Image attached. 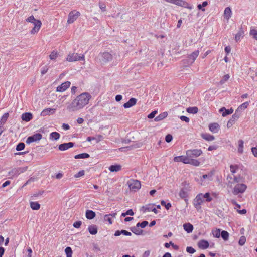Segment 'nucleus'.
I'll list each match as a JSON object with an SVG mask.
<instances>
[{
  "instance_id": "a878e982",
  "label": "nucleus",
  "mask_w": 257,
  "mask_h": 257,
  "mask_svg": "<svg viewBox=\"0 0 257 257\" xmlns=\"http://www.w3.org/2000/svg\"><path fill=\"white\" fill-rule=\"evenodd\" d=\"M32 114L29 112L23 113L22 116V119L25 121H29L32 119Z\"/></svg>"
},
{
  "instance_id": "49530a36",
  "label": "nucleus",
  "mask_w": 257,
  "mask_h": 257,
  "mask_svg": "<svg viewBox=\"0 0 257 257\" xmlns=\"http://www.w3.org/2000/svg\"><path fill=\"white\" fill-rule=\"evenodd\" d=\"M203 197L204 200L206 202H210L212 200V198L210 196V194L209 192L203 194Z\"/></svg>"
},
{
  "instance_id": "0e129e2a",
  "label": "nucleus",
  "mask_w": 257,
  "mask_h": 257,
  "mask_svg": "<svg viewBox=\"0 0 257 257\" xmlns=\"http://www.w3.org/2000/svg\"><path fill=\"white\" fill-rule=\"evenodd\" d=\"M180 118L182 121H185L187 123L189 122V120H190L189 118L188 117L185 116H181L180 117Z\"/></svg>"
},
{
  "instance_id": "f03ea898",
  "label": "nucleus",
  "mask_w": 257,
  "mask_h": 257,
  "mask_svg": "<svg viewBox=\"0 0 257 257\" xmlns=\"http://www.w3.org/2000/svg\"><path fill=\"white\" fill-rule=\"evenodd\" d=\"M192 189V186L188 182L184 181L181 183L179 195L185 201L186 205L188 204V198Z\"/></svg>"
},
{
  "instance_id": "f257e3e1",
  "label": "nucleus",
  "mask_w": 257,
  "mask_h": 257,
  "mask_svg": "<svg viewBox=\"0 0 257 257\" xmlns=\"http://www.w3.org/2000/svg\"><path fill=\"white\" fill-rule=\"evenodd\" d=\"M91 98L88 92H84L77 96L67 106V110L70 112L78 111L87 105Z\"/></svg>"
},
{
  "instance_id": "338daca9",
  "label": "nucleus",
  "mask_w": 257,
  "mask_h": 257,
  "mask_svg": "<svg viewBox=\"0 0 257 257\" xmlns=\"http://www.w3.org/2000/svg\"><path fill=\"white\" fill-rule=\"evenodd\" d=\"M104 219H105V221H108L110 224H112V219L110 217V215H105Z\"/></svg>"
},
{
  "instance_id": "9b49d317",
  "label": "nucleus",
  "mask_w": 257,
  "mask_h": 257,
  "mask_svg": "<svg viewBox=\"0 0 257 257\" xmlns=\"http://www.w3.org/2000/svg\"><path fill=\"white\" fill-rule=\"evenodd\" d=\"M42 135L40 133L35 134L32 136H29L26 140V143L30 144L32 142L39 141L42 138Z\"/></svg>"
},
{
  "instance_id": "2eb2a0df",
  "label": "nucleus",
  "mask_w": 257,
  "mask_h": 257,
  "mask_svg": "<svg viewBox=\"0 0 257 257\" xmlns=\"http://www.w3.org/2000/svg\"><path fill=\"white\" fill-rule=\"evenodd\" d=\"M249 105V102H245L242 104H241L240 106H238L237 109L235 110V113L238 114L239 116H240L241 112L243 110L246 109L248 106Z\"/></svg>"
},
{
  "instance_id": "9d476101",
  "label": "nucleus",
  "mask_w": 257,
  "mask_h": 257,
  "mask_svg": "<svg viewBox=\"0 0 257 257\" xmlns=\"http://www.w3.org/2000/svg\"><path fill=\"white\" fill-rule=\"evenodd\" d=\"M204 201L203 194L200 193L198 194L193 201V204L196 209L200 208L201 204Z\"/></svg>"
},
{
  "instance_id": "c9c22d12",
  "label": "nucleus",
  "mask_w": 257,
  "mask_h": 257,
  "mask_svg": "<svg viewBox=\"0 0 257 257\" xmlns=\"http://www.w3.org/2000/svg\"><path fill=\"white\" fill-rule=\"evenodd\" d=\"M190 59L187 56L182 60L181 63L182 64L183 67H188L192 64L190 63Z\"/></svg>"
},
{
  "instance_id": "7c9ffc66",
  "label": "nucleus",
  "mask_w": 257,
  "mask_h": 257,
  "mask_svg": "<svg viewBox=\"0 0 257 257\" xmlns=\"http://www.w3.org/2000/svg\"><path fill=\"white\" fill-rule=\"evenodd\" d=\"M167 115H168V114H167V112H164L163 113H161L158 116H157V117H156L155 118L154 120L155 121H161V120H163V119H164L165 118H166L167 116Z\"/></svg>"
},
{
  "instance_id": "ddd939ff",
  "label": "nucleus",
  "mask_w": 257,
  "mask_h": 257,
  "mask_svg": "<svg viewBox=\"0 0 257 257\" xmlns=\"http://www.w3.org/2000/svg\"><path fill=\"white\" fill-rule=\"evenodd\" d=\"M240 116L235 112L234 114L232 115V117L228 120L227 124V127L228 128L231 127L235 121H236Z\"/></svg>"
},
{
  "instance_id": "58836bf2",
  "label": "nucleus",
  "mask_w": 257,
  "mask_h": 257,
  "mask_svg": "<svg viewBox=\"0 0 257 257\" xmlns=\"http://www.w3.org/2000/svg\"><path fill=\"white\" fill-rule=\"evenodd\" d=\"M229 233L225 230H223L221 232V237L224 241H227L229 238Z\"/></svg>"
},
{
  "instance_id": "de8ad7c7",
  "label": "nucleus",
  "mask_w": 257,
  "mask_h": 257,
  "mask_svg": "<svg viewBox=\"0 0 257 257\" xmlns=\"http://www.w3.org/2000/svg\"><path fill=\"white\" fill-rule=\"evenodd\" d=\"M208 3L207 1H204L202 3V4H198L197 5V8L199 10H201L202 11H205V9L203 8V7H205L208 5Z\"/></svg>"
},
{
  "instance_id": "052dcab7",
  "label": "nucleus",
  "mask_w": 257,
  "mask_h": 257,
  "mask_svg": "<svg viewBox=\"0 0 257 257\" xmlns=\"http://www.w3.org/2000/svg\"><path fill=\"white\" fill-rule=\"evenodd\" d=\"M99 6L100 9L102 11L105 12L106 11V5L104 3H99Z\"/></svg>"
},
{
  "instance_id": "0eeeda50",
  "label": "nucleus",
  "mask_w": 257,
  "mask_h": 257,
  "mask_svg": "<svg viewBox=\"0 0 257 257\" xmlns=\"http://www.w3.org/2000/svg\"><path fill=\"white\" fill-rule=\"evenodd\" d=\"M247 188V186L244 184H239L238 183L236 185L233 190V193L234 195H237L239 193H243L245 192Z\"/></svg>"
},
{
  "instance_id": "473e14b6",
  "label": "nucleus",
  "mask_w": 257,
  "mask_h": 257,
  "mask_svg": "<svg viewBox=\"0 0 257 257\" xmlns=\"http://www.w3.org/2000/svg\"><path fill=\"white\" fill-rule=\"evenodd\" d=\"M88 229L91 234L95 235L97 233V228L96 225H90L88 227Z\"/></svg>"
},
{
  "instance_id": "412c9836",
  "label": "nucleus",
  "mask_w": 257,
  "mask_h": 257,
  "mask_svg": "<svg viewBox=\"0 0 257 257\" xmlns=\"http://www.w3.org/2000/svg\"><path fill=\"white\" fill-rule=\"evenodd\" d=\"M209 243L207 240H201L198 243V247L202 249H205L209 247Z\"/></svg>"
},
{
  "instance_id": "a18cd8bd",
  "label": "nucleus",
  "mask_w": 257,
  "mask_h": 257,
  "mask_svg": "<svg viewBox=\"0 0 257 257\" xmlns=\"http://www.w3.org/2000/svg\"><path fill=\"white\" fill-rule=\"evenodd\" d=\"M238 169L239 167L237 165H231L230 166V171L232 174H235Z\"/></svg>"
},
{
  "instance_id": "72a5a7b5",
  "label": "nucleus",
  "mask_w": 257,
  "mask_h": 257,
  "mask_svg": "<svg viewBox=\"0 0 257 257\" xmlns=\"http://www.w3.org/2000/svg\"><path fill=\"white\" fill-rule=\"evenodd\" d=\"M186 111L190 114H196L198 112V108L196 107H190L186 109Z\"/></svg>"
},
{
  "instance_id": "1a4fd4ad",
  "label": "nucleus",
  "mask_w": 257,
  "mask_h": 257,
  "mask_svg": "<svg viewBox=\"0 0 257 257\" xmlns=\"http://www.w3.org/2000/svg\"><path fill=\"white\" fill-rule=\"evenodd\" d=\"M202 151L201 149L188 150L186 151V155L191 158H197L201 155Z\"/></svg>"
},
{
  "instance_id": "f8f14e48",
  "label": "nucleus",
  "mask_w": 257,
  "mask_h": 257,
  "mask_svg": "<svg viewBox=\"0 0 257 257\" xmlns=\"http://www.w3.org/2000/svg\"><path fill=\"white\" fill-rule=\"evenodd\" d=\"M71 83L70 81H66L60 85L58 86L56 88L57 92H62L65 91L70 86Z\"/></svg>"
},
{
  "instance_id": "a19ab883",
  "label": "nucleus",
  "mask_w": 257,
  "mask_h": 257,
  "mask_svg": "<svg viewBox=\"0 0 257 257\" xmlns=\"http://www.w3.org/2000/svg\"><path fill=\"white\" fill-rule=\"evenodd\" d=\"M131 231L136 235H141L143 232V230L142 229L136 226L132 227L131 228Z\"/></svg>"
},
{
  "instance_id": "e2e57ef3",
  "label": "nucleus",
  "mask_w": 257,
  "mask_h": 257,
  "mask_svg": "<svg viewBox=\"0 0 257 257\" xmlns=\"http://www.w3.org/2000/svg\"><path fill=\"white\" fill-rule=\"evenodd\" d=\"M172 139H173V137L170 134H168L165 137V141L167 142V143H169L172 140Z\"/></svg>"
},
{
  "instance_id": "c756f323",
  "label": "nucleus",
  "mask_w": 257,
  "mask_h": 257,
  "mask_svg": "<svg viewBox=\"0 0 257 257\" xmlns=\"http://www.w3.org/2000/svg\"><path fill=\"white\" fill-rule=\"evenodd\" d=\"M178 6H180L181 7L187 8L189 9H192V6H189V4L188 3L183 0H178Z\"/></svg>"
},
{
  "instance_id": "6e6d98bb",
  "label": "nucleus",
  "mask_w": 257,
  "mask_h": 257,
  "mask_svg": "<svg viewBox=\"0 0 257 257\" xmlns=\"http://www.w3.org/2000/svg\"><path fill=\"white\" fill-rule=\"evenodd\" d=\"M214 236L216 238H219L221 236L220 229H217L213 233Z\"/></svg>"
},
{
  "instance_id": "4be33fe9",
  "label": "nucleus",
  "mask_w": 257,
  "mask_h": 257,
  "mask_svg": "<svg viewBox=\"0 0 257 257\" xmlns=\"http://www.w3.org/2000/svg\"><path fill=\"white\" fill-rule=\"evenodd\" d=\"M104 139V137L102 135H97L95 137H88L87 138V141H91L92 140H95L96 142L98 143L100 141L103 140Z\"/></svg>"
},
{
  "instance_id": "aec40b11",
  "label": "nucleus",
  "mask_w": 257,
  "mask_h": 257,
  "mask_svg": "<svg viewBox=\"0 0 257 257\" xmlns=\"http://www.w3.org/2000/svg\"><path fill=\"white\" fill-rule=\"evenodd\" d=\"M199 54V50H196L192 53L190 55L188 56V57L190 59V63H193V62L196 60V58L198 57Z\"/></svg>"
},
{
  "instance_id": "864d4df0",
  "label": "nucleus",
  "mask_w": 257,
  "mask_h": 257,
  "mask_svg": "<svg viewBox=\"0 0 257 257\" xmlns=\"http://www.w3.org/2000/svg\"><path fill=\"white\" fill-rule=\"evenodd\" d=\"M230 76L229 74H226L224 75V76L222 77V79L220 81V83L221 84H224L225 82L228 81V80L229 79Z\"/></svg>"
},
{
  "instance_id": "4c0bfd02",
  "label": "nucleus",
  "mask_w": 257,
  "mask_h": 257,
  "mask_svg": "<svg viewBox=\"0 0 257 257\" xmlns=\"http://www.w3.org/2000/svg\"><path fill=\"white\" fill-rule=\"evenodd\" d=\"M59 138H60V134L56 132H52L50 135V139L51 140H57Z\"/></svg>"
},
{
  "instance_id": "69168bd1",
  "label": "nucleus",
  "mask_w": 257,
  "mask_h": 257,
  "mask_svg": "<svg viewBox=\"0 0 257 257\" xmlns=\"http://www.w3.org/2000/svg\"><path fill=\"white\" fill-rule=\"evenodd\" d=\"M81 224H82L81 221H76L74 223L73 226L75 228H78L80 227Z\"/></svg>"
},
{
  "instance_id": "09e8293b",
  "label": "nucleus",
  "mask_w": 257,
  "mask_h": 257,
  "mask_svg": "<svg viewBox=\"0 0 257 257\" xmlns=\"http://www.w3.org/2000/svg\"><path fill=\"white\" fill-rule=\"evenodd\" d=\"M200 163L198 160L194 159L193 158H191L189 164H191L194 166H199L200 165Z\"/></svg>"
},
{
  "instance_id": "8fccbe9b",
  "label": "nucleus",
  "mask_w": 257,
  "mask_h": 257,
  "mask_svg": "<svg viewBox=\"0 0 257 257\" xmlns=\"http://www.w3.org/2000/svg\"><path fill=\"white\" fill-rule=\"evenodd\" d=\"M250 35L252 36L253 38L257 40V30L254 29H251L249 32Z\"/></svg>"
},
{
  "instance_id": "bb28decb",
  "label": "nucleus",
  "mask_w": 257,
  "mask_h": 257,
  "mask_svg": "<svg viewBox=\"0 0 257 257\" xmlns=\"http://www.w3.org/2000/svg\"><path fill=\"white\" fill-rule=\"evenodd\" d=\"M219 125L217 123H211L209 124V128L210 131L213 133H216L218 131Z\"/></svg>"
},
{
  "instance_id": "5fc2aeb1",
  "label": "nucleus",
  "mask_w": 257,
  "mask_h": 257,
  "mask_svg": "<svg viewBox=\"0 0 257 257\" xmlns=\"http://www.w3.org/2000/svg\"><path fill=\"white\" fill-rule=\"evenodd\" d=\"M246 242V238L244 236H242L240 237L238 243L240 245H243Z\"/></svg>"
},
{
  "instance_id": "cd10ccee",
  "label": "nucleus",
  "mask_w": 257,
  "mask_h": 257,
  "mask_svg": "<svg viewBox=\"0 0 257 257\" xmlns=\"http://www.w3.org/2000/svg\"><path fill=\"white\" fill-rule=\"evenodd\" d=\"M201 137L203 139L208 141H213L215 139L214 136L207 133L202 134Z\"/></svg>"
},
{
  "instance_id": "a211bd4d",
  "label": "nucleus",
  "mask_w": 257,
  "mask_h": 257,
  "mask_svg": "<svg viewBox=\"0 0 257 257\" xmlns=\"http://www.w3.org/2000/svg\"><path fill=\"white\" fill-rule=\"evenodd\" d=\"M137 103V99L135 98H131L128 102L126 103H125L123 104V107L125 108H130L135 105H136Z\"/></svg>"
},
{
  "instance_id": "c85d7f7f",
  "label": "nucleus",
  "mask_w": 257,
  "mask_h": 257,
  "mask_svg": "<svg viewBox=\"0 0 257 257\" xmlns=\"http://www.w3.org/2000/svg\"><path fill=\"white\" fill-rule=\"evenodd\" d=\"M121 169V166L120 165H111L109 167V170L112 172L119 171Z\"/></svg>"
},
{
  "instance_id": "37998d69",
  "label": "nucleus",
  "mask_w": 257,
  "mask_h": 257,
  "mask_svg": "<svg viewBox=\"0 0 257 257\" xmlns=\"http://www.w3.org/2000/svg\"><path fill=\"white\" fill-rule=\"evenodd\" d=\"M243 144L244 142L242 140H239L238 141V151L240 153H242L243 152Z\"/></svg>"
},
{
  "instance_id": "13d9d810",
  "label": "nucleus",
  "mask_w": 257,
  "mask_h": 257,
  "mask_svg": "<svg viewBox=\"0 0 257 257\" xmlns=\"http://www.w3.org/2000/svg\"><path fill=\"white\" fill-rule=\"evenodd\" d=\"M157 113H158V112L156 110L152 111L151 113H150L148 115V118H149L150 119H152V118H154L155 115L157 114Z\"/></svg>"
},
{
  "instance_id": "79ce46f5",
  "label": "nucleus",
  "mask_w": 257,
  "mask_h": 257,
  "mask_svg": "<svg viewBox=\"0 0 257 257\" xmlns=\"http://www.w3.org/2000/svg\"><path fill=\"white\" fill-rule=\"evenodd\" d=\"M89 157V155L87 153H82L80 154H78L75 156L74 158L75 159H84L88 158Z\"/></svg>"
},
{
  "instance_id": "4d7b16f0",
  "label": "nucleus",
  "mask_w": 257,
  "mask_h": 257,
  "mask_svg": "<svg viewBox=\"0 0 257 257\" xmlns=\"http://www.w3.org/2000/svg\"><path fill=\"white\" fill-rule=\"evenodd\" d=\"M84 175V171H80L78 173L74 175L75 178H79Z\"/></svg>"
},
{
  "instance_id": "bf43d9fd",
  "label": "nucleus",
  "mask_w": 257,
  "mask_h": 257,
  "mask_svg": "<svg viewBox=\"0 0 257 257\" xmlns=\"http://www.w3.org/2000/svg\"><path fill=\"white\" fill-rule=\"evenodd\" d=\"M186 251L187 252L191 254H193L196 251V250L192 247L191 246L187 247L186 248Z\"/></svg>"
},
{
  "instance_id": "393cba45",
  "label": "nucleus",
  "mask_w": 257,
  "mask_h": 257,
  "mask_svg": "<svg viewBox=\"0 0 257 257\" xmlns=\"http://www.w3.org/2000/svg\"><path fill=\"white\" fill-rule=\"evenodd\" d=\"M232 11L231 9L229 7H226L224 12V17L226 20H229V19L231 17Z\"/></svg>"
},
{
  "instance_id": "e433bc0d",
  "label": "nucleus",
  "mask_w": 257,
  "mask_h": 257,
  "mask_svg": "<svg viewBox=\"0 0 257 257\" xmlns=\"http://www.w3.org/2000/svg\"><path fill=\"white\" fill-rule=\"evenodd\" d=\"M30 207L33 210H37L40 209V205L37 202H31Z\"/></svg>"
},
{
  "instance_id": "c03bdc74",
  "label": "nucleus",
  "mask_w": 257,
  "mask_h": 257,
  "mask_svg": "<svg viewBox=\"0 0 257 257\" xmlns=\"http://www.w3.org/2000/svg\"><path fill=\"white\" fill-rule=\"evenodd\" d=\"M154 207L153 204H149L146 205V206H143L142 207V210H144V212L148 211L150 212L152 211L153 208Z\"/></svg>"
},
{
  "instance_id": "f704fd0d",
  "label": "nucleus",
  "mask_w": 257,
  "mask_h": 257,
  "mask_svg": "<svg viewBox=\"0 0 257 257\" xmlns=\"http://www.w3.org/2000/svg\"><path fill=\"white\" fill-rule=\"evenodd\" d=\"M244 34V31L242 29L237 32V33L235 35V40L236 42L239 41L241 37H243Z\"/></svg>"
},
{
  "instance_id": "7ed1b4c3",
  "label": "nucleus",
  "mask_w": 257,
  "mask_h": 257,
  "mask_svg": "<svg viewBox=\"0 0 257 257\" xmlns=\"http://www.w3.org/2000/svg\"><path fill=\"white\" fill-rule=\"evenodd\" d=\"M113 57V55L107 52L100 53L98 56V59L102 64H106L110 62L112 60Z\"/></svg>"
},
{
  "instance_id": "39448f33",
  "label": "nucleus",
  "mask_w": 257,
  "mask_h": 257,
  "mask_svg": "<svg viewBox=\"0 0 257 257\" xmlns=\"http://www.w3.org/2000/svg\"><path fill=\"white\" fill-rule=\"evenodd\" d=\"M214 174V171H211L207 174L203 175L200 179L201 184L205 185L208 184L210 181L213 180V176Z\"/></svg>"
},
{
  "instance_id": "b1692460",
  "label": "nucleus",
  "mask_w": 257,
  "mask_h": 257,
  "mask_svg": "<svg viewBox=\"0 0 257 257\" xmlns=\"http://www.w3.org/2000/svg\"><path fill=\"white\" fill-rule=\"evenodd\" d=\"M184 229L188 233H190L193 230V226L190 223H186L183 224Z\"/></svg>"
},
{
  "instance_id": "6ab92c4d",
  "label": "nucleus",
  "mask_w": 257,
  "mask_h": 257,
  "mask_svg": "<svg viewBox=\"0 0 257 257\" xmlns=\"http://www.w3.org/2000/svg\"><path fill=\"white\" fill-rule=\"evenodd\" d=\"M56 109L54 108H46L44 109L42 112L41 113V115L43 116H45L47 115H50L54 114L55 112Z\"/></svg>"
},
{
  "instance_id": "20e7f679",
  "label": "nucleus",
  "mask_w": 257,
  "mask_h": 257,
  "mask_svg": "<svg viewBox=\"0 0 257 257\" xmlns=\"http://www.w3.org/2000/svg\"><path fill=\"white\" fill-rule=\"evenodd\" d=\"M127 185L130 189L134 192L140 189L141 185L139 181L134 179H130L127 181Z\"/></svg>"
},
{
  "instance_id": "6e6552de",
  "label": "nucleus",
  "mask_w": 257,
  "mask_h": 257,
  "mask_svg": "<svg viewBox=\"0 0 257 257\" xmlns=\"http://www.w3.org/2000/svg\"><path fill=\"white\" fill-rule=\"evenodd\" d=\"M80 15V13L78 11L75 10L70 12L68 15L67 23L68 24H72L77 20L78 17Z\"/></svg>"
},
{
  "instance_id": "5701e85b",
  "label": "nucleus",
  "mask_w": 257,
  "mask_h": 257,
  "mask_svg": "<svg viewBox=\"0 0 257 257\" xmlns=\"http://www.w3.org/2000/svg\"><path fill=\"white\" fill-rule=\"evenodd\" d=\"M191 160V157L188 156L187 155L186 156H178V162L180 161L184 164H189L190 163Z\"/></svg>"
},
{
  "instance_id": "603ef678",
  "label": "nucleus",
  "mask_w": 257,
  "mask_h": 257,
  "mask_svg": "<svg viewBox=\"0 0 257 257\" xmlns=\"http://www.w3.org/2000/svg\"><path fill=\"white\" fill-rule=\"evenodd\" d=\"M25 147V145L24 143H20L16 146V150L18 151L23 150Z\"/></svg>"
},
{
  "instance_id": "ea45409f",
  "label": "nucleus",
  "mask_w": 257,
  "mask_h": 257,
  "mask_svg": "<svg viewBox=\"0 0 257 257\" xmlns=\"http://www.w3.org/2000/svg\"><path fill=\"white\" fill-rule=\"evenodd\" d=\"M8 117H9L8 113H5V114H3V115L2 116L1 119L0 125L3 126L4 124L6 122Z\"/></svg>"
},
{
  "instance_id": "680f3d73",
  "label": "nucleus",
  "mask_w": 257,
  "mask_h": 257,
  "mask_svg": "<svg viewBox=\"0 0 257 257\" xmlns=\"http://www.w3.org/2000/svg\"><path fill=\"white\" fill-rule=\"evenodd\" d=\"M66 255L72 254V250L70 247H67L65 249Z\"/></svg>"
},
{
  "instance_id": "f3484780",
  "label": "nucleus",
  "mask_w": 257,
  "mask_h": 257,
  "mask_svg": "<svg viewBox=\"0 0 257 257\" xmlns=\"http://www.w3.org/2000/svg\"><path fill=\"white\" fill-rule=\"evenodd\" d=\"M74 143L72 142H69L67 143L61 144L59 146V149L61 151H65L68 149L73 147Z\"/></svg>"
},
{
  "instance_id": "774afa93",
  "label": "nucleus",
  "mask_w": 257,
  "mask_h": 257,
  "mask_svg": "<svg viewBox=\"0 0 257 257\" xmlns=\"http://www.w3.org/2000/svg\"><path fill=\"white\" fill-rule=\"evenodd\" d=\"M251 151H252V154H253V155L255 157H257V148L256 147H252L251 148Z\"/></svg>"
},
{
  "instance_id": "dca6fc26",
  "label": "nucleus",
  "mask_w": 257,
  "mask_h": 257,
  "mask_svg": "<svg viewBox=\"0 0 257 257\" xmlns=\"http://www.w3.org/2000/svg\"><path fill=\"white\" fill-rule=\"evenodd\" d=\"M34 28L31 30V33L32 34H35V33H37L39 30H40L41 25L42 23L39 20L38 21V22H35L34 24Z\"/></svg>"
},
{
  "instance_id": "3c124183",
  "label": "nucleus",
  "mask_w": 257,
  "mask_h": 257,
  "mask_svg": "<svg viewBox=\"0 0 257 257\" xmlns=\"http://www.w3.org/2000/svg\"><path fill=\"white\" fill-rule=\"evenodd\" d=\"M58 53L57 51H53L49 55V58L51 60H55L58 57Z\"/></svg>"
},
{
  "instance_id": "2f4dec72",
  "label": "nucleus",
  "mask_w": 257,
  "mask_h": 257,
  "mask_svg": "<svg viewBox=\"0 0 257 257\" xmlns=\"http://www.w3.org/2000/svg\"><path fill=\"white\" fill-rule=\"evenodd\" d=\"M95 215V213L92 210H88L86 212V217L88 219L94 218Z\"/></svg>"
},
{
  "instance_id": "423d86ee",
  "label": "nucleus",
  "mask_w": 257,
  "mask_h": 257,
  "mask_svg": "<svg viewBox=\"0 0 257 257\" xmlns=\"http://www.w3.org/2000/svg\"><path fill=\"white\" fill-rule=\"evenodd\" d=\"M84 55H79L78 53H69L67 58V61L69 62H73L77 61L80 60H84Z\"/></svg>"
},
{
  "instance_id": "4468645a",
  "label": "nucleus",
  "mask_w": 257,
  "mask_h": 257,
  "mask_svg": "<svg viewBox=\"0 0 257 257\" xmlns=\"http://www.w3.org/2000/svg\"><path fill=\"white\" fill-rule=\"evenodd\" d=\"M233 111L234 110L232 108L227 109L225 107H223L219 109V112L220 113L222 112V116L223 117H225L228 115L232 114L233 112Z\"/></svg>"
}]
</instances>
